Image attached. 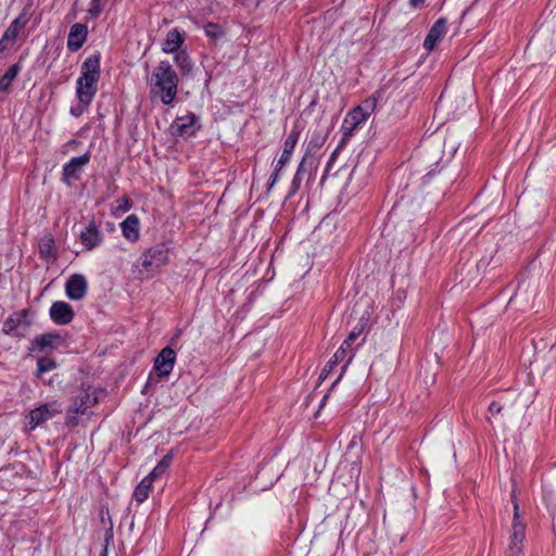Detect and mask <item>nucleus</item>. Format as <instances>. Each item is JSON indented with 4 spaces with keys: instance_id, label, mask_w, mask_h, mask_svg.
I'll return each mask as SVG.
<instances>
[{
    "instance_id": "nucleus-7",
    "label": "nucleus",
    "mask_w": 556,
    "mask_h": 556,
    "mask_svg": "<svg viewBox=\"0 0 556 556\" xmlns=\"http://www.w3.org/2000/svg\"><path fill=\"white\" fill-rule=\"evenodd\" d=\"M168 262V248L163 243L147 249L140 257V265L146 273H153Z\"/></svg>"
},
{
    "instance_id": "nucleus-16",
    "label": "nucleus",
    "mask_w": 556,
    "mask_h": 556,
    "mask_svg": "<svg viewBox=\"0 0 556 556\" xmlns=\"http://www.w3.org/2000/svg\"><path fill=\"white\" fill-rule=\"evenodd\" d=\"M355 355V349H350V351L345 350L343 346L340 345V348L337 350V352L333 354V356L329 359L327 363L328 367L330 369H334V367L340 364L344 363L341 372L337 380L333 382L332 387L341 379L343 374L345 372L349 364L352 362L353 357Z\"/></svg>"
},
{
    "instance_id": "nucleus-23",
    "label": "nucleus",
    "mask_w": 556,
    "mask_h": 556,
    "mask_svg": "<svg viewBox=\"0 0 556 556\" xmlns=\"http://www.w3.org/2000/svg\"><path fill=\"white\" fill-rule=\"evenodd\" d=\"M60 340V336L58 333H43L37 336L34 340V343L40 351H45L46 349L55 348V342Z\"/></svg>"
},
{
    "instance_id": "nucleus-29",
    "label": "nucleus",
    "mask_w": 556,
    "mask_h": 556,
    "mask_svg": "<svg viewBox=\"0 0 556 556\" xmlns=\"http://www.w3.org/2000/svg\"><path fill=\"white\" fill-rule=\"evenodd\" d=\"M204 33L207 37L213 38V39H219L224 36V31H223L222 27L214 23H207L204 26Z\"/></svg>"
},
{
    "instance_id": "nucleus-9",
    "label": "nucleus",
    "mask_w": 556,
    "mask_h": 556,
    "mask_svg": "<svg viewBox=\"0 0 556 556\" xmlns=\"http://www.w3.org/2000/svg\"><path fill=\"white\" fill-rule=\"evenodd\" d=\"M176 352L170 348H164L154 359L153 369L159 377H167L174 368Z\"/></svg>"
},
{
    "instance_id": "nucleus-13",
    "label": "nucleus",
    "mask_w": 556,
    "mask_h": 556,
    "mask_svg": "<svg viewBox=\"0 0 556 556\" xmlns=\"http://www.w3.org/2000/svg\"><path fill=\"white\" fill-rule=\"evenodd\" d=\"M65 292L73 301L81 300L87 292V281L83 275H72L65 285Z\"/></svg>"
},
{
    "instance_id": "nucleus-22",
    "label": "nucleus",
    "mask_w": 556,
    "mask_h": 556,
    "mask_svg": "<svg viewBox=\"0 0 556 556\" xmlns=\"http://www.w3.org/2000/svg\"><path fill=\"white\" fill-rule=\"evenodd\" d=\"M39 254L46 261L55 260L56 250L52 237L42 238L39 242Z\"/></svg>"
},
{
    "instance_id": "nucleus-25",
    "label": "nucleus",
    "mask_w": 556,
    "mask_h": 556,
    "mask_svg": "<svg viewBox=\"0 0 556 556\" xmlns=\"http://www.w3.org/2000/svg\"><path fill=\"white\" fill-rule=\"evenodd\" d=\"M172 459H173L172 455H169V454L165 455L159 462V464L154 467V469L147 476V478H150V480L153 482L155 479L163 476L167 471L168 467L170 466Z\"/></svg>"
},
{
    "instance_id": "nucleus-37",
    "label": "nucleus",
    "mask_w": 556,
    "mask_h": 556,
    "mask_svg": "<svg viewBox=\"0 0 556 556\" xmlns=\"http://www.w3.org/2000/svg\"><path fill=\"white\" fill-rule=\"evenodd\" d=\"M426 0H409L412 7L416 8L422 4Z\"/></svg>"
},
{
    "instance_id": "nucleus-40",
    "label": "nucleus",
    "mask_w": 556,
    "mask_h": 556,
    "mask_svg": "<svg viewBox=\"0 0 556 556\" xmlns=\"http://www.w3.org/2000/svg\"><path fill=\"white\" fill-rule=\"evenodd\" d=\"M11 320H7L4 323V329L5 331H11L12 330V324H10Z\"/></svg>"
},
{
    "instance_id": "nucleus-36",
    "label": "nucleus",
    "mask_w": 556,
    "mask_h": 556,
    "mask_svg": "<svg viewBox=\"0 0 556 556\" xmlns=\"http://www.w3.org/2000/svg\"><path fill=\"white\" fill-rule=\"evenodd\" d=\"M339 149H340V147H338V148L332 152V154H331V156H330V160H329V162H328V164H327V169L331 166L332 162L334 161L336 155H337V153H338V150H339Z\"/></svg>"
},
{
    "instance_id": "nucleus-39",
    "label": "nucleus",
    "mask_w": 556,
    "mask_h": 556,
    "mask_svg": "<svg viewBox=\"0 0 556 556\" xmlns=\"http://www.w3.org/2000/svg\"><path fill=\"white\" fill-rule=\"evenodd\" d=\"M11 320H7L4 323V329L5 331H11L12 330V324H10Z\"/></svg>"
},
{
    "instance_id": "nucleus-1",
    "label": "nucleus",
    "mask_w": 556,
    "mask_h": 556,
    "mask_svg": "<svg viewBox=\"0 0 556 556\" xmlns=\"http://www.w3.org/2000/svg\"><path fill=\"white\" fill-rule=\"evenodd\" d=\"M100 61L101 55L96 52L87 56L80 66V74L76 81V97L85 106L92 102L97 93L100 79Z\"/></svg>"
},
{
    "instance_id": "nucleus-35",
    "label": "nucleus",
    "mask_w": 556,
    "mask_h": 556,
    "mask_svg": "<svg viewBox=\"0 0 556 556\" xmlns=\"http://www.w3.org/2000/svg\"><path fill=\"white\" fill-rule=\"evenodd\" d=\"M332 371H333V369H330L328 367V365L326 364L320 372L319 379H321V380L326 379Z\"/></svg>"
},
{
    "instance_id": "nucleus-8",
    "label": "nucleus",
    "mask_w": 556,
    "mask_h": 556,
    "mask_svg": "<svg viewBox=\"0 0 556 556\" xmlns=\"http://www.w3.org/2000/svg\"><path fill=\"white\" fill-rule=\"evenodd\" d=\"M313 146V140L308 143V147L306 149V152L300 162L298 169L293 176V179L291 181L290 190L288 193V198L293 197L298 190L300 189L303 176L306 172L311 170L315 163L314 156L311 154V147Z\"/></svg>"
},
{
    "instance_id": "nucleus-26",
    "label": "nucleus",
    "mask_w": 556,
    "mask_h": 556,
    "mask_svg": "<svg viewBox=\"0 0 556 556\" xmlns=\"http://www.w3.org/2000/svg\"><path fill=\"white\" fill-rule=\"evenodd\" d=\"M90 402V396L84 394L74 399L72 406L68 409V414H85Z\"/></svg>"
},
{
    "instance_id": "nucleus-17",
    "label": "nucleus",
    "mask_w": 556,
    "mask_h": 556,
    "mask_svg": "<svg viewBox=\"0 0 556 556\" xmlns=\"http://www.w3.org/2000/svg\"><path fill=\"white\" fill-rule=\"evenodd\" d=\"M89 161L90 154L88 152L83 155L72 157L66 164L63 165V179L68 181L72 178H77L78 172L83 166L88 164Z\"/></svg>"
},
{
    "instance_id": "nucleus-3",
    "label": "nucleus",
    "mask_w": 556,
    "mask_h": 556,
    "mask_svg": "<svg viewBox=\"0 0 556 556\" xmlns=\"http://www.w3.org/2000/svg\"><path fill=\"white\" fill-rule=\"evenodd\" d=\"M379 97L380 94L376 92L346 113L341 125L342 142L348 141L366 123L375 112Z\"/></svg>"
},
{
    "instance_id": "nucleus-41",
    "label": "nucleus",
    "mask_w": 556,
    "mask_h": 556,
    "mask_svg": "<svg viewBox=\"0 0 556 556\" xmlns=\"http://www.w3.org/2000/svg\"><path fill=\"white\" fill-rule=\"evenodd\" d=\"M179 336H180V330H178L176 332V334L172 338L170 343L174 344L177 341V339L179 338Z\"/></svg>"
},
{
    "instance_id": "nucleus-21",
    "label": "nucleus",
    "mask_w": 556,
    "mask_h": 556,
    "mask_svg": "<svg viewBox=\"0 0 556 556\" xmlns=\"http://www.w3.org/2000/svg\"><path fill=\"white\" fill-rule=\"evenodd\" d=\"M21 71V63H14L8 68V71L0 78V92H7L10 89L12 83Z\"/></svg>"
},
{
    "instance_id": "nucleus-24",
    "label": "nucleus",
    "mask_w": 556,
    "mask_h": 556,
    "mask_svg": "<svg viewBox=\"0 0 556 556\" xmlns=\"http://www.w3.org/2000/svg\"><path fill=\"white\" fill-rule=\"evenodd\" d=\"M152 481L150 478L144 477L136 486L134 497L138 503L144 502L150 493Z\"/></svg>"
},
{
    "instance_id": "nucleus-18",
    "label": "nucleus",
    "mask_w": 556,
    "mask_h": 556,
    "mask_svg": "<svg viewBox=\"0 0 556 556\" xmlns=\"http://www.w3.org/2000/svg\"><path fill=\"white\" fill-rule=\"evenodd\" d=\"M123 236L130 242H136L140 236V222L137 215H128L122 223Z\"/></svg>"
},
{
    "instance_id": "nucleus-27",
    "label": "nucleus",
    "mask_w": 556,
    "mask_h": 556,
    "mask_svg": "<svg viewBox=\"0 0 556 556\" xmlns=\"http://www.w3.org/2000/svg\"><path fill=\"white\" fill-rule=\"evenodd\" d=\"M364 330V326L363 325H357L355 326L352 331L349 333V336L346 337V339L341 343V346H343L345 350L350 351V349H354L353 344L355 343V341L359 338V336L362 334ZM364 342V339L356 345L355 350L362 345V343Z\"/></svg>"
},
{
    "instance_id": "nucleus-12",
    "label": "nucleus",
    "mask_w": 556,
    "mask_h": 556,
    "mask_svg": "<svg viewBox=\"0 0 556 556\" xmlns=\"http://www.w3.org/2000/svg\"><path fill=\"white\" fill-rule=\"evenodd\" d=\"M88 36V27L83 23H75L71 26L67 35L66 47L71 52L78 51L86 42Z\"/></svg>"
},
{
    "instance_id": "nucleus-6",
    "label": "nucleus",
    "mask_w": 556,
    "mask_h": 556,
    "mask_svg": "<svg viewBox=\"0 0 556 556\" xmlns=\"http://www.w3.org/2000/svg\"><path fill=\"white\" fill-rule=\"evenodd\" d=\"M300 129L296 126H294L288 134L283 143L282 154L278 160L277 164L275 165L274 173L268 179L267 191H270L271 188L278 182L281 169L291 160V155L300 138Z\"/></svg>"
},
{
    "instance_id": "nucleus-28",
    "label": "nucleus",
    "mask_w": 556,
    "mask_h": 556,
    "mask_svg": "<svg viewBox=\"0 0 556 556\" xmlns=\"http://www.w3.org/2000/svg\"><path fill=\"white\" fill-rule=\"evenodd\" d=\"M56 367V363L50 357H41L37 362V376L51 371Z\"/></svg>"
},
{
    "instance_id": "nucleus-5",
    "label": "nucleus",
    "mask_w": 556,
    "mask_h": 556,
    "mask_svg": "<svg viewBox=\"0 0 556 556\" xmlns=\"http://www.w3.org/2000/svg\"><path fill=\"white\" fill-rule=\"evenodd\" d=\"M62 412V405L58 401L43 403L29 412L28 416L26 417V427L29 431H33L37 427L42 426L47 421L53 419L55 416L60 415Z\"/></svg>"
},
{
    "instance_id": "nucleus-43",
    "label": "nucleus",
    "mask_w": 556,
    "mask_h": 556,
    "mask_svg": "<svg viewBox=\"0 0 556 556\" xmlns=\"http://www.w3.org/2000/svg\"><path fill=\"white\" fill-rule=\"evenodd\" d=\"M320 144H321V143H319V142H317V141L314 143V146H315V147H318V146H320Z\"/></svg>"
},
{
    "instance_id": "nucleus-42",
    "label": "nucleus",
    "mask_w": 556,
    "mask_h": 556,
    "mask_svg": "<svg viewBox=\"0 0 556 556\" xmlns=\"http://www.w3.org/2000/svg\"><path fill=\"white\" fill-rule=\"evenodd\" d=\"M328 395H325L321 402V405H324L325 401L327 400Z\"/></svg>"
},
{
    "instance_id": "nucleus-38",
    "label": "nucleus",
    "mask_w": 556,
    "mask_h": 556,
    "mask_svg": "<svg viewBox=\"0 0 556 556\" xmlns=\"http://www.w3.org/2000/svg\"><path fill=\"white\" fill-rule=\"evenodd\" d=\"M121 201H122L123 203H125V207H124V210H125V211H128V210L130 208L129 200H128V199L123 198Z\"/></svg>"
},
{
    "instance_id": "nucleus-14",
    "label": "nucleus",
    "mask_w": 556,
    "mask_h": 556,
    "mask_svg": "<svg viewBox=\"0 0 556 556\" xmlns=\"http://www.w3.org/2000/svg\"><path fill=\"white\" fill-rule=\"evenodd\" d=\"M197 117L193 113L178 116L170 125V131L175 136L187 137L194 134V123Z\"/></svg>"
},
{
    "instance_id": "nucleus-4",
    "label": "nucleus",
    "mask_w": 556,
    "mask_h": 556,
    "mask_svg": "<svg viewBox=\"0 0 556 556\" xmlns=\"http://www.w3.org/2000/svg\"><path fill=\"white\" fill-rule=\"evenodd\" d=\"M526 528L527 526L519 515V506L517 502H514V517L508 535L507 556H522Z\"/></svg>"
},
{
    "instance_id": "nucleus-19",
    "label": "nucleus",
    "mask_w": 556,
    "mask_h": 556,
    "mask_svg": "<svg viewBox=\"0 0 556 556\" xmlns=\"http://www.w3.org/2000/svg\"><path fill=\"white\" fill-rule=\"evenodd\" d=\"M29 18L26 13H21L16 18H14L10 26L3 33L10 40L15 43L16 39L24 31L26 25L28 24Z\"/></svg>"
},
{
    "instance_id": "nucleus-2",
    "label": "nucleus",
    "mask_w": 556,
    "mask_h": 556,
    "mask_svg": "<svg viewBox=\"0 0 556 556\" xmlns=\"http://www.w3.org/2000/svg\"><path fill=\"white\" fill-rule=\"evenodd\" d=\"M151 93L165 105H170L176 96L178 76L168 61H161L150 78Z\"/></svg>"
},
{
    "instance_id": "nucleus-32",
    "label": "nucleus",
    "mask_w": 556,
    "mask_h": 556,
    "mask_svg": "<svg viewBox=\"0 0 556 556\" xmlns=\"http://www.w3.org/2000/svg\"><path fill=\"white\" fill-rule=\"evenodd\" d=\"M502 409H503V406L495 401L491 402L489 405V412L492 415L500 414L502 412Z\"/></svg>"
},
{
    "instance_id": "nucleus-11",
    "label": "nucleus",
    "mask_w": 556,
    "mask_h": 556,
    "mask_svg": "<svg viewBox=\"0 0 556 556\" xmlns=\"http://www.w3.org/2000/svg\"><path fill=\"white\" fill-rule=\"evenodd\" d=\"M80 242L85 247L87 251H92L96 248L100 247L103 242V233L100 231L99 227L92 220L90 222L85 229L80 231L79 235Z\"/></svg>"
},
{
    "instance_id": "nucleus-31",
    "label": "nucleus",
    "mask_w": 556,
    "mask_h": 556,
    "mask_svg": "<svg viewBox=\"0 0 556 556\" xmlns=\"http://www.w3.org/2000/svg\"><path fill=\"white\" fill-rule=\"evenodd\" d=\"M14 43L8 38L4 34L2 35V38L0 39V58L2 56L3 52L10 48H12Z\"/></svg>"
},
{
    "instance_id": "nucleus-30",
    "label": "nucleus",
    "mask_w": 556,
    "mask_h": 556,
    "mask_svg": "<svg viewBox=\"0 0 556 556\" xmlns=\"http://www.w3.org/2000/svg\"><path fill=\"white\" fill-rule=\"evenodd\" d=\"M175 60L181 66L182 70L189 67V59L185 52H178L175 55Z\"/></svg>"
},
{
    "instance_id": "nucleus-15",
    "label": "nucleus",
    "mask_w": 556,
    "mask_h": 556,
    "mask_svg": "<svg viewBox=\"0 0 556 556\" xmlns=\"http://www.w3.org/2000/svg\"><path fill=\"white\" fill-rule=\"evenodd\" d=\"M447 27H446V20L445 18H439L430 28L428 35L425 38L424 41V48L427 51H432L439 41L443 38V36L446 34Z\"/></svg>"
},
{
    "instance_id": "nucleus-33",
    "label": "nucleus",
    "mask_w": 556,
    "mask_h": 556,
    "mask_svg": "<svg viewBox=\"0 0 556 556\" xmlns=\"http://www.w3.org/2000/svg\"><path fill=\"white\" fill-rule=\"evenodd\" d=\"M86 108H87V106L83 105V104L79 102V104H78L77 106H74V108H72V109H71V114H72L73 116H75V117H79V116L84 113V111H85V109H86Z\"/></svg>"
},
{
    "instance_id": "nucleus-20",
    "label": "nucleus",
    "mask_w": 556,
    "mask_h": 556,
    "mask_svg": "<svg viewBox=\"0 0 556 556\" xmlns=\"http://www.w3.org/2000/svg\"><path fill=\"white\" fill-rule=\"evenodd\" d=\"M184 34L177 28H174L167 33L162 50L166 53L176 52L184 43Z\"/></svg>"
},
{
    "instance_id": "nucleus-34",
    "label": "nucleus",
    "mask_w": 556,
    "mask_h": 556,
    "mask_svg": "<svg viewBox=\"0 0 556 556\" xmlns=\"http://www.w3.org/2000/svg\"><path fill=\"white\" fill-rule=\"evenodd\" d=\"M101 11V8L99 5V0H92V8L90 10L91 14L97 16Z\"/></svg>"
},
{
    "instance_id": "nucleus-10",
    "label": "nucleus",
    "mask_w": 556,
    "mask_h": 556,
    "mask_svg": "<svg viewBox=\"0 0 556 556\" xmlns=\"http://www.w3.org/2000/svg\"><path fill=\"white\" fill-rule=\"evenodd\" d=\"M49 315L54 324L65 326L72 323L74 311L68 303L55 301L50 306Z\"/></svg>"
}]
</instances>
